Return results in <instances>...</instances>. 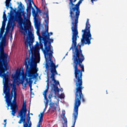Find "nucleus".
<instances>
[{
  "mask_svg": "<svg viewBox=\"0 0 127 127\" xmlns=\"http://www.w3.org/2000/svg\"><path fill=\"white\" fill-rule=\"evenodd\" d=\"M20 7H22V4L21 3H20Z\"/></svg>",
  "mask_w": 127,
  "mask_h": 127,
  "instance_id": "obj_33",
  "label": "nucleus"
},
{
  "mask_svg": "<svg viewBox=\"0 0 127 127\" xmlns=\"http://www.w3.org/2000/svg\"><path fill=\"white\" fill-rule=\"evenodd\" d=\"M6 23V21H3L2 23V26L0 29V37L3 34L4 30L5 29V25Z\"/></svg>",
  "mask_w": 127,
  "mask_h": 127,
  "instance_id": "obj_17",
  "label": "nucleus"
},
{
  "mask_svg": "<svg viewBox=\"0 0 127 127\" xmlns=\"http://www.w3.org/2000/svg\"><path fill=\"white\" fill-rule=\"evenodd\" d=\"M49 36H51V35H53V33H52V32H51L49 33Z\"/></svg>",
  "mask_w": 127,
  "mask_h": 127,
  "instance_id": "obj_28",
  "label": "nucleus"
},
{
  "mask_svg": "<svg viewBox=\"0 0 127 127\" xmlns=\"http://www.w3.org/2000/svg\"><path fill=\"white\" fill-rule=\"evenodd\" d=\"M30 92H31V94H32V87H30Z\"/></svg>",
  "mask_w": 127,
  "mask_h": 127,
  "instance_id": "obj_30",
  "label": "nucleus"
},
{
  "mask_svg": "<svg viewBox=\"0 0 127 127\" xmlns=\"http://www.w3.org/2000/svg\"><path fill=\"white\" fill-rule=\"evenodd\" d=\"M69 17L71 21V31H72V44L69 50H74V52H82L81 47L86 44L88 45L91 44L92 40V34H91V25L89 23V19H87L85 24V28L82 30V38L81 39V44L77 45V40L79 38V32H78V23H79V16H80V4L84 0H79L78 2L75 4L77 0H69Z\"/></svg>",
  "mask_w": 127,
  "mask_h": 127,
  "instance_id": "obj_1",
  "label": "nucleus"
},
{
  "mask_svg": "<svg viewBox=\"0 0 127 127\" xmlns=\"http://www.w3.org/2000/svg\"><path fill=\"white\" fill-rule=\"evenodd\" d=\"M30 115H31L32 116L33 115V114L32 113H31Z\"/></svg>",
  "mask_w": 127,
  "mask_h": 127,
  "instance_id": "obj_43",
  "label": "nucleus"
},
{
  "mask_svg": "<svg viewBox=\"0 0 127 127\" xmlns=\"http://www.w3.org/2000/svg\"><path fill=\"white\" fill-rule=\"evenodd\" d=\"M52 97V94H51V93H50L48 96L49 98V102H51V98Z\"/></svg>",
  "mask_w": 127,
  "mask_h": 127,
  "instance_id": "obj_24",
  "label": "nucleus"
},
{
  "mask_svg": "<svg viewBox=\"0 0 127 127\" xmlns=\"http://www.w3.org/2000/svg\"><path fill=\"white\" fill-rule=\"evenodd\" d=\"M31 9L32 8L31 7H29L28 6H27L26 9V16H25V13H23V17L24 18L23 21H25L26 22L27 20L30 22L29 21V19L30 18V15H31Z\"/></svg>",
  "mask_w": 127,
  "mask_h": 127,
  "instance_id": "obj_12",
  "label": "nucleus"
},
{
  "mask_svg": "<svg viewBox=\"0 0 127 127\" xmlns=\"http://www.w3.org/2000/svg\"><path fill=\"white\" fill-rule=\"evenodd\" d=\"M35 26L36 27H37V35H38V37H39V43H40V47L42 48V49H43V39H44V37L45 36H43L42 35H40V25L39 23H38V19H36L35 21Z\"/></svg>",
  "mask_w": 127,
  "mask_h": 127,
  "instance_id": "obj_10",
  "label": "nucleus"
},
{
  "mask_svg": "<svg viewBox=\"0 0 127 127\" xmlns=\"http://www.w3.org/2000/svg\"><path fill=\"white\" fill-rule=\"evenodd\" d=\"M3 84V94H5L4 98L6 99L7 101L9 103H10L11 101H12V98L13 97V100H16V85L15 83H10V85L12 87V90L10 94V87H9V80H7Z\"/></svg>",
  "mask_w": 127,
  "mask_h": 127,
  "instance_id": "obj_7",
  "label": "nucleus"
},
{
  "mask_svg": "<svg viewBox=\"0 0 127 127\" xmlns=\"http://www.w3.org/2000/svg\"><path fill=\"white\" fill-rule=\"evenodd\" d=\"M58 98H59L60 99H64L65 95L64 94V93H62L59 96Z\"/></svg>",
  "mask_w": 127,
  "mask_h": 127,
  "instance_id": "obj_22",
  "label": "nucleus"
},
{
  "mask_svg": "<svg viewBox=\"0 0 127 127\" xmlns=\"http://www.w3.org/2000/svg\"><path fill=\"white\" fill-rule=\"evenodd\" d=\"M45 100H46V102L45 104V109H47V108L48 107V104L49 103V100H48V99H45Z\"/></svg>",
  "mask_w": 127,
  "mask_h": 127,
  "instance_id": "obj_21",
  "label": "nucleus"
},
{
  "mask_svg": "<svg viewBox=\"0 0 127 127\" xmlns=\"http://www.w3.org/2000/svg\"><path fill=\"white\" fill-rule=\"evenodd\" d=\"M58 110V111H60V108H59Z\"/></svg>",
  "mask_w": 127,
  "mask_h": 127,
  "instance_id": "obj_40",
  "label": "nucleus"
},
{
  "mask_svg": "<svg viewBox=\"0 0 127 127\" xmlns=\"http://www.w3.org/2000/svg\"><path fill=\"white\" fill-rule=\"evenodd\" d=\"M8 62H9L8 54L0 52V77L3 78V84L9 80L8 71H7L8 69L7 67Z\"/></svg>",
  "mask_w": 127,
  "mask_h": 127,
  "instance_id": "obj_6",
  "label": "nucleus"
},
{
  "mask_svg": "<svg viewBox=\"0 0 127 127\" xmlns=\"http://www.w3.org/2000/svg\"><path fill=\"white\" fill-rule=\"evenodd\" d=\"M46 82L47 84H49V75H48V73H47Z\"/></svg>",
  "mask_w": 127,
  "mask_h": 127,
  "instance_id": "obj_23",
  "label": "nucleus"
},
{
  "mask_svg": "<svg viewBox=\"0 0 127 127\" xmlns=\"http://www.w3.org/2000/svg\"><path fill=\"white\" fill-rule=\"evenodd\" d=\"M29 1V5L28 3H27V6H29V7H31L32 9L33 8V7L32 6V4L31 3L32 2L33 3H34L33 2V1L32 0H28Z\"/></svg>",
  "mask_w": 127,
  "mask_h": 127,
  "instance_id": "obj_18",
  "label": "nucleus"
},
{
  "mask_svg": "<svg viewBox=\"0 0 127 127\" xmlns=\"http://www.w3.org/2000/svg\"><path fill=\"white\" fill-rule=\"evenodd\" d=\"M52 56H53V54H52L51 56L49 55L45 56V60L47 62L46 64V68L47 70H50L51 73H52L51 79H52V81H53L54 83V84H52V91H54L55 94H59V92H60V89L58 88V85H60V84L59 81L55 80V75H58V72H57V70H56L58 65H55V64L53 62V60H52Z\"/></svg>",
  "mask_w": 127,
  "mask_h": 127,
  "instance_id": "obj_5",
  "label": "nucleus"
},
{
  "mask_svg": "<svg viewBox=\"0 0 127 127\" xmlns=\"http://www.w3.org/2000/svg\"><path fill=\"white\" fill-rule=\"evenodd\" d=\"M25 87H26V83H24Z\"/></svg>",
  "mask_w": 127,
  "mask_h": 127,
  "instance_id": "obj_38",
  "label": "nucleus"
},
{
  "mask_svg": "<svg viewBox=\"0 0 127 127\" xmlns=\"http://www.w3.org/2000/svg\"><path fill=\"white\" fill-rule=\"evenodd\" d=\"M12 37V35H11L10 38H11Z\"/></svg>",
  "mask_w": 127,
  "mask_h": 127,
  "instance_id": "obj_42",
  "label": "nucleus"
},
{
  "mask_svg": "<svg viewBox=\"0 0 127 127\" xmlns=\"http://www.w3.org/2000/svg\"><path fill=\"white\" fill-rule=\"evenodd\" d=\"M91 0V2H92V3H94V1H95V0Z\"/></svg>",
  "mask_w": 127,
  "mask_h": 127,
  "instance_id": "obj_32",
  "label": "nucleus"
},
{
  "mask_svg": "<svg viewBox=\"0 0 127 127\" xmlns=\"http://www.w3.org/2000/svg\"><path fill=\"white\" fill-rule=\"evenodd\" d=\"M46 89L49 90V84H47Z\"/></svg>",
  "mask_w": 127,
  "mask_h": 127,
  "instance_id": "obj_27",
  "label": "nucleus"
},
{
  "mask_svg": "<svg viewBox=\"0 0 127 127\" xmlns=\"http://www.w3.org/2000/svg\"><path fill=\"white\" fill-rule=\"evenodd\" d=\"M61 118H62V119L63 120H65V113H63L62 115H61Z\"/></svg>",
  "mask_w": 127,
  "mask_h": 127,
  "instance_id": "obj_25",
  "label": "nucleus"
},
{
  "mask_svg": "<svg viewBox=\"0 0 127 127\" xmlns=\"http://www.w3.org/2000/svg\"><path fill=\"white\" fill-rule=\"evenodd\" d=\"M49 105H50V107H49L50 112H51L52 113L56 112V109L58 108V105H57V104L53 102H51Z\"/></svg>",
  "mask_w": 127,
  "mask_h": 127,
  "instance_id": "obj_13",
  "label": "nucleus"
},
{
  "mask_svg": "<svg viewBox=\"0 0 127 127\" xmlns=\"http://www.w3.org/2000/svg\"><path fill=\"white\" fill-rule=\"evenodd\" d=\"M34 6H35L37 10H39V8H38V7H36V5H35V4H34Z\"/></svg>",
  "mask_w": 127,
  "mask_h": 127,
  "instance_id": "obj_31",
  "label": "nucleus"
},
{
  "mask_svg": "<svg viewBox=\"0 0 127 127\" xmlns=\"http://www.w3.org/2000/svg\"><path fill=\"white\" fill-rule=\"evenodd\" d=\"M4 123H6V119H5V120H4Z\"/></svg>",
  "mask_w": 127,
  "mask_h": 127,
  "instance_id": "obj_37",
  "label": "nucleus"
},
{
  "mask_svg": "<svg viewBox=\"0 0 127 127\" xmlns=\"http://www.w3.org/2000/svg\"><path fill=\"white\" fill-rule=\"evenodd\" d=\"M65 123H66V125H67V120L65 121Z\"/></svg>",
  "mask_w": 127,
  "mask_h": 127,
  "instance_id": "obj_39",
  "label": "nucleus"
},
{
  "mask_svg": "<svg viewBox=\"0 0 127 127\" xmlns=\"http://www.w3.org/2000/svg\"><path fill=\"white\" fill-rule=\"evenodd\" d=\"M36 47H32L31 51L29 52V56L31 57L29 58L27 57L25 59V66L26 67L25 75L28 78H26V82L29 84H32L33 81L32 79H35L38 76L37 71L38 68H37V63L40 61V55L39 54V44L37 42Z\"/></svg>",
  "mask_w": 127,
  "mask_h": 127,
  "instance_id": "obj_3",
  "label": "nucleus"
},
{
  "mask_svg": "<svg viewBox=\"0 0 127 127\" xmlns=\"http://www.w3.org/2000/svg\"><path fill=\"white\" fill-rule=\"evenodd\" d=\"M26 112H27V109H26V105H22V107L18 112V115L20 117V120L18 121V124H22L23 123V127H31L32 123L30 121V110H29L27 116V123H25ZM38 127H40L39 125Z\"/></svg>",
  "mask_w": 127,
  "mask_h": 127,
  "instance_id": "obj_8",
  "label": "nucleus"
},
{
  "mask_svg": "<svg viewBox=\"0 0 127 127\" xmlns=\"http://www.w3.org/2000/svg\"><path fill=\"white\" fill-rule=\"evenodd\" d=\"M3 21H7V18L6 17V14H5V10L3 13Z\"/></svg>",
  "mask_w": 127,
  "mask_h": 127,
  "instance_id": "obj_20",
  "label": "nucleus"
},
{
  "mask_svg": "<svg viewBox=\"0 0 127 127\" xmlns=\"http://www.w3.org/2000/svg\"><path fill=\"white\" fill-rule=\"evenodd\" d=\"M44 13H46V17L47 19H45V27L46 28L45 31L42 32V35L43 36H45L44 39L43 40V49L41 47V50H42L44 56H47L48 55L51 56L53 54V51L51 50L52 46H51V43H53L54 40L53 39H50L49 37V33L48 32V24L49 23V15L48 8L46 6H44Z\"/></svg>",
  "mask_w": 127,
  "mask_h": 127,
  "instance_id": "obj_4",
  "label": "nucleus"
},
{
  "mask_svg": "<svg viewBox=\"0 0 127 127\" xmlns=\"http://www.w3.org/2000/svg\"><path fill=\"white\" fill-rule=\"evenodd\" d=\"M63 127H65L64 126V125L63 126Z\"/></svg>",
  "mask_w": 127,
  "mask_h": 127,
  "instance_id": "obj_44",
  "label": "nucleus"
},
{
  "mask_svg": "<svg viewBox=\"0 0 127 127\" xmlns=\"http://www.w3.org/2000/svg\"><path fill=\"white\" fill-rule=\"evenodd\" d=\"M25 2H27V0H25Z\"/></svg>",
  "mask_w": 127,
  "mask_h": 127,
  "instance_id": "obj_41",
  "label": "nucleus"
},
{
  "mask_svg": "<svg viewBox=\"0 0 127 127\" xmlns=\"http://www.w3.org/2000/svg\"><path fill=\"white\" fill-rule=\"evenodd\" d=\"M5 99L6 103H7V107L8 108V107L10 106V109L11 110V115L12 116L14 117V116H15V114H16V112H17V110H18V107H17V104H16V100L13 99L12 103L11 101L10 102H9L6 98Z\"/></svg>",
  "mask_w": 127,
  "mask_h": 127,
  "instance_id": "obj_9",
  "label": "nucleus"
},
{
  "mask_svg": "<svg viewBox=\"0 0 127 127\" xmlns=\"http://www.w3.org/2000/svg\"><path fill=\"white\" fill-rule=\"evenodd\" d=\"M11 0H6L5 3V6L7 8V9H8V8H10L11 10H13L14 12H15V9H13V8L11 7Z\"/></svg>",
  "mask_w": 127,
  "mask_h": 127,
  "instance_id": "obj_16",
  "label": "nucleus"
},
{
  "mask_svg": "<svg viewBox=\"0 0 127 127\" xmlns=\"http://www.w3.org/2000/svg\"><path fill=\"white\" fill-rule=\"evenodd\" d=\"M6 126V123H5L4 124V127H5Z\"/></svg>",
  "mask_w": 127,
  "mask_h": 127,
  "instance_id": "obj_35",
  "label": "nucleus"
},
{
  "mask_svg": "<svg viewBox=\"0 0 127 127\" xmlns=\"http://www.w3.org/2000/svg\"><path fill=\"white\" fill-rule=\"evenodd\" d=\"M23 39L25 40V39H26V37H25V36H24Z\"/></svg>",
  "mask_w": 127,
  "mask_h": 127,
  "instance_id": "obj_34",
  "label": "nucleus"
},
{
  "mask_svg": "<svg viewBox=\"0 0 127 127\" xmlns=\"http://www.w3.org/2000/svg\"><path fill=\"white\" fill-rule=\"evenodd\" d=\"M46 111V109H45V108L43 112L41 113L40 115H39V124L37 125V127H38L39 126L40 127V126L42 125V122H43V117L44 116V113H45Z\"/></svg>",
  "mask_w": 127,
  "mask_h": 127,
  "instance_id": "obj_14",
  "label": "nucleus"
},
{
  "mask_svg": "<svg viewBox=\"0 0 127 127\" xmlns=\"http://www.w3.org/2000/svg\"><path fill=\"white\" fill-rule=\"evenodd\" d=\"M6 34H2L0 37V52L5 53L4 52V47H5V44H6Z\"/></svg>",
  "mask_w": 127,
  "mask_h": 127,
  "instance_id": "obj_11",
  "label": "nucleus"
},
{
  "mask_svg": "<svg viewBox=\"0 0 127 127\" xmlns=\"http://www.w3.org/2000/svg\"><path fill=\"white\" fill-rule=\"evenodd\" d=\"M47 93H48V89H46L44 93H43V96L44 97L45 99H47Z\"/></svg>",
  "mask_w": 127,
  "mask_h": 127,
  "instance_id": "obj_19",
  "label": "nucleus"
},
{
  "mask_svg": "<svg viewBox=\"0 0 127 127\" xmlns=\"http://www.w3.org/2000/svg\"><path fill=\"white\" fill-rule=\"evenodd\" d=\"M23 83H24V81H23V80H22V82H21V84H22V85H23Z\"/></svg>",
  "mask_w": 127,
  "mask_h": 127,
  "instance_id": "obj_36",
  "label": "nucleus"
},
{
  "mask_svg": "<svg viewBox=\"0 0 127 127\" xmlns=\"http://www.w3.org/2000/svg\"><path fill=\"white\" fill-rule=\"evenodd\" d=\"M22 76V70L20 69H17L16 74L14 77V80H18Z\"/></svg>",
  "mask_w": 127,
  "mask_h": 127,
  "instance_id": "obj_15",
  "label": "nucleus"
},
{
  "mask_svg": "<svg viewBox=\"0 0 127 127\" xmlns=\"http://www.w3.org/2000/svg\"><path fill=\"white\" fill-rule=\"evenodd\" d=\"M32 13L33 14H36V11H35V10L34 9V8H32Z\"/></svg>",
  "mask_w": 127,
  "mask_h": 127,
  "instance_id": "obj_26",
  "label": "nucleus"
},
{
  "mask_svg": "<svg viewBox=\"0 0 127 127\" xmlns=\"http://www.w3.org/2000/svg\"><path fill=\"white\" fill-rule=\"evenodd\" d=\"M16 21L19 25V32L23 34L27 35L26 41H25V48L26 49H28V46L30 48V51H32V48L35 47L32 46V44L34 42V37L32 36V32L29 31V28L31 27V24L23 21V18L20 13H17L14 16L12 10L10 11L9 18L8 21V23L6 28L5 34H8L9 29L12 28L13 29V25Z\"/></svg>",
  "mask_w": 127,
  "mask_h": 127,
  "instance_id": "obj_2",
  "label": "nucleus"
},
{
  "mask_svg": "<svg viewBox=\"0 0 127 127\" xmlns=\"http://www.w3.org/2000/svg\"><path fill=\"white\" fill-rule=\"evenodd\" d=\"M29 86L30 87V88H32V84L29 83Z\"/></svg>",
  "mask_w": 127,
  "mask_h": 127,
  "instance_id": "obj_29",
  "label": "nucleus"
}]
</instances>
